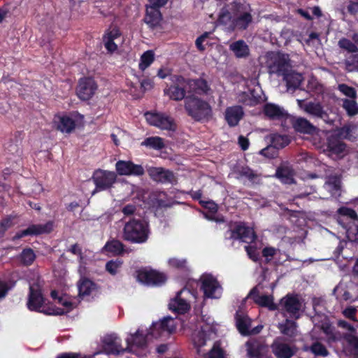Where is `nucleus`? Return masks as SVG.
<instances>
[{
  "instance_id": "nucleus-7",
  "label": "nucleus",
  "mask_w": 358,
  "mask_h": 358,
  "mask_svg": "<svg viewBox=\"0 0 358 358\" xmlns=\"http://www.w3.org/2000/svg\"><path fill=\"white\" fill-rule=\"evenodd\" d=\"M144 115L146 121L151 126L171 131H175L177 129L174 119L165 113L148 111Z\"/></svg>"
},
{
  "instance_id": "nucleus-13",
  "label": "nucleus",
  "mask_w": 358,
  "mask_h": 358,
  "mask_svg": "<svg viewBox=\"0 0 358 358\" xmlns=\"http://www.w3.org/2000/svg\"><path fill=\"white\" fill-rule=\"evenodd\" d=\"M235 4L240 14L233 20V25L238 30H245L248 28L253 20L250 6L249 4H242L241 6V3L237 2H236Z\"/></svg>"
},
{
  "instance_id": "nucleus-38",
  "label": "nucleus",
  "mask_w": 358,
  "mask_h": 358,
  "mask_svg": "<svg viewBox=\"0 0 358 358\" xmlns=\"http://www.w3.org/2000/svg\"><path fill=\"white\" fill-rule=\"evenodd\" d=\"M304 110L312 115L322 118L326 115L323 107L320 103L310 101L304 106Z\"/></svg>"
},
{
  "instance_id": "nucleus-62",
  "label": "nucleus",
  "mask_w": 358,
  "mask_h": 358,
  "mask_svg": "<svg viewBox=\"0 0 358 358\" xmlns=\"http://www.w3.org/2000/svg\"><path fill=\"white\" fill-rule=\"evenodd\" d=\"M338 325L340 327L348 331V333H355L357 329H358L357 327H356V323L355 324V325H352L345 320H339L338 322Z\"/></svg>"
},
{
  "instance_id": "nucleus-32",
  "label": "nucleus",
  "mask_w": 358,
  "mask_h": 358,
  "mask_svg": "<svg viewBox=\"0 0 358 358\" xmlns=\"http://www.w3.org/2000/svg\"><path fill=\"white\" fill-rule=\"evenodd\" d=\"M23 131H16L13 138L5 144V149L8 151V154L12 155H17L20 151V146L24 138Z\"/></svg>"
},
{
  "instance_id": "nucleus-11",
  "label": "nucleus",
  "mask_w": 358,
  "mask_h": 358,
  "mask_svg": "<svg viewBox=\"0 0 358 358\" xmlns=\"http://www.w3.org/2000/svg\"><path fill=\"white\" fill-rule=\"evenodd\" d=\"M136 279L138 282L147 285H161L166 282L167 278L163 273L143 268L137 271Z\"/></svg>"
},
{
  "instance_id": "nucleus-61",
  "label": "nucleus",
  "mask_w": 358,
  "mask_h": 358,
  "mask_svg": "<svg viewBox=\"0 0 358 358\" xmlns=\"http://www.w3.org/2000/svg\"><path fill=\"white\" fill-rule=\"evenodd\" d=\"M245 250L249 256V257L252 259L254 262H257L259 259V252L256 248L252 245L245 246Z\"/></svg>"
},
{
  "instance_id": "nucleus-9",
  "label": "nucleus",
  "mask_w": 358,
  "mask_h": 358,
  "mask_svg": "<svg viewBox=\"0 0 358 358\" xmlns=\"http://www.w3.org/2000/svg\"><path fill=\"white\" fill-rule=\"evenodd\" d=\"M92 180L96 187L92 192L94 194L111 188L117 180V175L113 171L99 169L94 172Z\"/></svg>"
},
{
  "instance_id": "nucleus-19",
  "label": "nucleus",
  "mask_w": 358,
  "mask_h": 358,
  "mask_svg": "<svg viewBox=\"0 0 358 358\" xmlns=\"http://www.w3.org/2000/svg\"><path fill=\"white\" fill-rule=\"evenodd\" d=\"M143 20L150 29L155 30L161 26L162 14L159 9L146 6L145 15Z\"/></svg>"
},
{
  "instance_id": "nucleus-63",
  "label": "nucleus",
  "mask_w": 358,
  "mask_h": 358,
  "mask_svg": "<svg viewBox=\"0 0 358 358\" xmlns=\"http://www.w3.org/2000/svg\"><path fill=\"white\" fill-rule=\"evenodd\" d=\"M149 4L148 6L152 7L153 8L159 9L166 5L169 0H148Z\"/></svg>"
},
{
  "instance_id": "nucleus-2",
  "label": "nucleus",
  "mask_w": 358,
  "mask_h": 358,
  "mask_svg": "<svg viewBox=\"0 0 358 358\" xmlns=\"http://www.w3.org/2000/svg\"><path fill=\"white\" fill-rule=\"evenodd\" d=\"M176 329V321L170 317H164L152 324L146 337L144 336L142 329H138L134 334H131L127 338V348L133 351L134 347L142 348L145 345L147 340H150L152 338H165L175 331Z\"/></svg>"
},
{
  "instance_id": "nucleus-4",
  "label": "nucleus",
  "mask_w": 358,
  "mask_h": 358,
  "mask_svg": "<svg viewBox=\"0 0 358 358\" xmlns=\"http://www.w3.org/2000/svg\"><path fill=\"white\" fill-rule=\"evenodd\" d=\"M148 225L138 220H131L127 222L123 229L124 240L135 243H143L148 238Z\"/></svg>"
},
{
  "instance_id": "nucleus-30",
  "label": "nucleus",
  "mask_w": 358,
  "mask_h": 358,
  "mask_svg": "<svg viewBox=\"0 0 358 358\" xmlns=\"http://www.w3.org/2000/svg\"><path fill=\"white\" fill-rule=\"evenodd\" d=\"M229 50L238 59H245L250 53L248 45L243 39L231 43L229 45Z\"/></svg>"
},
{
  "instance_id": "nucleus-14",
  "label": "nucleus",
  "mask_w": 358,
  "mask_h": 358,
  "mask_svg": "<svg viewBox=\"0 0 358 358\" xmlns=\"http://www.w3.org/2000/svg\"><path fill=\"white\" fill-rule=\"evenodd\" d=\"M194 297L189 290L182 289L180 291L176 296L171 299L169 303V308L179 314H183L189 310L190 306L187 300Z\"/></svg>"
},
{
  "instance_id": "nucleus-25",
  "label": "nucleus",
  "mask_w": 358,
  "mask_h": 358,
  "mask_svg": "<svg viewBox=\"0 0 358 358\" xmlns=\"http://www.w3.org/2000/svg\"><path fill=\"white\" fill-rule=\"evenodd\" d=\"M346 148V144L341 140L338 135H330L327 138L326 149L331 155H339L343 153Z\"/></svg>"
},
{
  "instance_id": "nucleus-17",
  "label": "nucleus",
  "mask_w": 358,
  "mask_h": 358,
  "mask_svg": "<svg viewBox=\"0 0 358 358\" xmlns=\"http://www.w3.org/2000/svg\"><path fill=\"white\" fill-rule=\"evenodd\" d=\"M189 92L194 95L206 96L210 94L211 88L208 81L203 78L195 79L187 78Z\"/></svg>"
},
{
  "instance_id": "nucleus-64",
  "label": "nucleus",
  "mask_w": 358,
  "mask_h": 358,
  "mask_svg": "<svg viewBox=\"0 0 358 358\" xmlns=\"http://www.w3.org/2000/svg\"><path fill=\"white\" fill-rule=\"evenodd\" d=\"M121 35L120 31L118 28H113L109 31H108L103 36L112 40H115L120 37Z\"/></svg>"
},
{
  "instance_id": "nucleus-26",
  "label": "nucleus",
  "mask_w": 358,
  "mask_h": 358,
  "mask_svg": "<svg viewBox=\"0 0 358 358\" xmlns=\"http://www.w3.org/2000/svg\"><path fill=\"white\" fill-rule=\"evenodd\" d=\"M248 297L261 306L268 307L270 310H275L276 305L273 301V297L268 295H260L258 287H254L250 292Z\"/></svg>"
},
{
  "instance_id": "nucleus-50",
  "label": "nucleus",
  "mask_w": 358,
  "mask_h": 358,
  "mask_svg": "<svg viewBox=\"0 0 358 358\" xmlns=\"http://www.w3.org/2000/svg\"><path fill=\"white\" fill-rule=\"evenodd\" d=\"M122 264V262L120 260H111L106 264V269L110 274L115 275L118 272Z\"/></svg>"
},
{
  "instance_id": "nucleus-16",
  "label": "nucleus",
  "mask_w": 358,
  "mask_h": 358,
  "mask_svg": "<svg viewBox=\"0 0 358 358\" xmlns=\"http://www.w3.org/2000/svg\"><path fill=\"white\" fill-rule=\"evenodd\" d=\"M272 352L277 358H290L296 351L294 346L286 343L282 338H277L271 345Z\"/></svg>"
},
{
  "instance_id": "nucleus-42",
  "label": "nucleus",
  "mask_w": 358,
  "mask_h": 358,
  "mask_svg": "<svg viewBox=\"0 0 358 358\" xmlns=\"http://www.w3.org/2000/svg\"><path fill=\"white\" fill-rule=\"evenodd\" d=\"M342 101V106L349 116H354L358 113V105L355 100L343 99Z\"/></svg>"
},
{
  "instance_id": "nucleus-37",
  "label": "nucleus",
  "mask_w": 358,
  "mask_h": 358,
  "mask_svg": "<svg viewBox=\"0 0 358 358\" xmlns=\"http://www.w3.org/2000/svg\"><path fill=\"white\" fill-rule=\"evenodd\" d=\"M141 145L156 150H161L165 147L164 139L159 136L148 137L141 143Z\"/></svg>"
},
{
  "instance_id": "nucleus-44",
  "label": "nucleus",
  "mask_w": 358,
  "mask_h": 358,
  "mask_svg": "<svg viewBox=\"0 0 358 358\" xmlns=\"http://www.w3.org/2000/svg\"><path fill=\"white\" fill-rule=\"evenodd\" d=\"M207 336V331L202 330L201 331L194 332L192 335V341L194 346L199 348L206 345Z\"/></svg>"
},
{
  "instance_id": "nucleus-60",
  "label": "nucleus",
  "mask_w": 358,
  "mask_h": 358,
  "mask_svg": "<svg viewBox=\"0 0 358 358\" xmlns=\"http://www.w3.org/2000/svg\"><path fill=\"white\" fill-rule=\"evenodd\" d=\"M103 40L104 42L105 48L109 52L112 53L117 50V45L114 42L115 40H112L104 36L103 37Z\"/></svg>"
},
{
  "instance_id": "nucleus-43",
  "label": "nucleus",
  "mask_w": 358,
  "mask_h": 358,
  "mask_svg": "<svg viewBox=\"0 0 358 358\" xmlns=\"http://www.w3.org/2000/svg\"><path fill=\"white\" fill-rule=\"evenodd\" d=\"M234 172L237 174V178H247L253 180L257 176L248 167H235Z\"/></svg>"
},
{
  "instance_id": "nucleus-45",
  "label": "nucleus",
  "mask_w": 358,
  "mask_h": 358,
  "mask_svg": "<svg viewBox=\"0 0 358 358\" xmlns=\"http://www.w3.org/2000/svg\"><path fill=\"white\" fill-rule=\"evenodd\" d=\"M338 45L341 49H343L350 53L358 52L357 46L348 38H341L338 41Z\"/></svg>"
},
{
  "instance_id": "nucleus-10",
  "label": "nucleus",
  "mask_w": 358,
  "mask_h": 358,
  "mask_svg": "<svg viewBox=\"0 0 358 358\" xmlns=\"http://www.w3.org/2000/svg\"><path fill=\"white\" fill-rule=\"evenodd\" d=\"M268 72L271 74H276L278 76H284L291 70L290 59L289 55L278 52L271 58L268 64Z\"/></svg>"
},
{
  "instance_id": "nucleus-15",
  "label": "nucleus",
  "mask_w": 358,
  "mask_h": 358,
  "mask_svg": "<svg viewBox=\"0 0 358 358\" xmlns=\"http://www.w3.org/2000/svg\"><path fill=\"white\" fill-rule=\"evenodd\" d=\"M245 346L248 358H263L268 352V346L257 339L248 341Z\"/></svg>"
},
{
  "instance_id": "nucleus-39",
  "label": "nucleus",
  "mask_w": 358,
  "mask_h": 358,
  "mask_svg": "<svg viewBox=\"0 0 358 358\" xmlns=\"http://www.w3.org/2000/svg\"><path fill=\"white\" fill-rule=\"evenodd\" d=\"M236 326L243 335H250L251 333V320L248 317H238L236 320Z\"/></svg>"
},
{
  "instance_id": "nucleus-24",
  "label": "nucleus",
  "mask_w": 358,
  "mask_h": 358,
  "mask_svg": "<svg viewBox=\"0 0 358 358\" xmlns=\"http://www.w3.org/2000/svg\"><path fill=\"white\" fill-rule=\"evenodd\" d=\"M116 170L120 175L141 176L144 173L143 167L134 164L130 161H119L116 164Z\"/></svg>"
},
{
  "instance_id": "nucleus-52",
  "label": "nucleus",
  "mask_w": 358,
  "mask_h": 358,
  "mask_svg": "<svg viewBox=\"0 0 358 358\" xmlns=\"http://www.w3.org/2000/svg\"><path fill=\"white\" fill-rule=\"evenodd\" d=\"M125 131L120 128H117L110 135L111 139L116 146L120 145V141L124 138Z\"/></svg>"
},
{
  "instance_id": "nucleus-20",
  "label": "nucleus",
  "mask_w": 358,
  "mask_h": 358,
  "mask_svg": "<svg viewBox=\"0 0 358 358\" xmlns=\"http://www.w3.org/2000/svg\"><path fill=\"white\" fill-rule=\"evenodd\" d=\"M294 129L299 133L308 135L317 134L318 129L305 117H299L292 120Z\"/></svg>"
},
{
  "instance_id": "nucleus-22",
  "label": "nucleus",
  "mask_w": 358,
  "mask_h": 358,
  "mask_svg": "<svg viewBox=\"0 0 358 358\" xmlns=\"http://www.w3.org/2000/svg\"><path fill=\"white\" fill-rule=\"evenodd\" d=\"M52 222H48L44 224H33L29 226L27 229L17 233L13 237V239H20L24 236L29 235H38L44 233H49L52 230Z\"/></svg>"
},
{
  "instance_id": "nucleus-31",
  "label": "nucleus",
  "mask_w": 358,
  "mask_h": 358,
  "mask_svg": "<svg viewBox=\"0 0 358 358\" xmlns=\"http://www.w3.org/2000/svg\"><path fill=\"white\" fill-rule=\"evenodd\" d=\"M233 237L239 238L243 242H252L256 238L253 229L244 224L237 226L236 231L233 232Z\"/></svg>"
},
{
  "instance_id": "nucleus-46",
  "label": "nucleus",
  "mask_w": 358,
  "mask_h": 358,
  "mask_svg": "<svg viewBox=\"0 0 358 358\" xmlns=\"http://www.w3.org/2000/svg\"><path fill=\"white\" fill-rule=\"evenodd\" d=\"M309 350L315 356L326 357L329 355V352L326 347L320 342H315L310 348Z\"/></svg>"
},
{
  "instance_id": "nucleus-40",
  "label": "nucleus",
  "mask_w": 358,
  "mask_h": 358,
  "mask_svg": "<svg viewBox=\"0 0 358 358\" xmlns=\"http://www.w3.org/2000/svg\"><path fill=\"white\" fill-rule=\"evenodd\" d=\"M103 250L113 255H120L123 252V244L118 240L113 239L106 243Z\"/></svg>"
},
{
  "instance_id": "nucleus-12",
  "label": "nucleus",
  "mask_w": 358,
  "mask_h": 358,
  "mask_svg": "<svg viewBox=\"0 0 358 358\" xmlns=\"http://www.w3.org/2000/svg\"><path fill=\"white\" fill-rule=\"evenodd\" d=\"M98 85L92 77H83L80 78L76 88L78 97L83 101L90 100L95 94Z\"/></svg>"
},
{
  "instance_id": "nucleus-58",
  "label": "nucleus",
  "mask_w": 358,
  "mask_h": 358,
  "mask_svg": "<svg viewBox=\"0 0 358 358\" xmlns=\"http://www.w3.org/2000/svg\"><path fill=\"white\" fill-rule=\"evenodd\" d=\"M209 35L210 33L206 31L196 39L195 45L199 51L203 52L206 50L203 43L209 37Z\"/></svg>"
},
{
  "instance_id": "nucleus-18",
  "label": "nucleus",
  "mask_w": 358,
  "mask_h": 358,
  "mask_svg": "<svg viewBox=\"0 0 358 358\" xmlns=\"http://www.w3.org/2000/svg\"><path fill=\"white\" fill-rule=\"evenodd\" d=\"M244 114L243 108L241 106H229L225 109L224 119L229 127H234L238 124Z\"/></svg>"
},
{
  "instance_id": "nucleus-27",
  "label": "nucleus",
  "mask_w": 358,
  "mask_h": 358,
  "mask_svg": "<svg viewBox=\"0 0 358 358\" xmlns=\"http://www.w3.org/2000/svg\"><path fill=\"white\" fill-rule=\"evenodd\" d=\"M56 128L62 133L71 134L76 127V121L69 115L55 116Z\"/></svg>"
},
{
  "instance_id": "nucleus-5",
  "label": "nucleus",
  "mask_w": 358,
  "mask_h": 358,
  "mask_svg": "<svg viewBox=\"0 0 358 358\" xmlns=\"http://www.w3.org/2000/svg\"><path fill=\"white\" fill-rule=\"evenodd\" d=\"M171 84L164 90V94L171 100L180 101L187 98L186 87L188 86L187 78L181 75H171Z\"/></svg>"
},
{
  "instance_id": "nucleus-33",
  "label": "nucleus",
  "mask_w": 358,
  "mask_h": 358,
  "mask_svg": "<svg viewBox=\"0 0 358 358\" xmlns=\"http://www.w3.org/2000/svg\"><path fill=\"white\" fill-rule=\"evenodd\" d=\"M282 77L283 80L286 82L288 90H293L294 91L298 89L303 80L302 74L292 69Z\"/></svg>"
},
{
  "instance_id": "nucleus-1",
  "label": "nucleus",
  "mask_w": 358,
  "mask_h": 358,
  "mask_svg": "<svg viewBox=\"0 0 358 358\" xmlns=\"http://www.w3.org/2000/svg\"><path fill=\"white\" fill-rule=\"evenodd\" d=\"M30 293L27 302L30 310L43 313L47 315H62L68 313L76 306L75 299L66 294H59L57 291L51 292V297L55 303L62 307H55L45 303L41 291L38 288L30 286Z\"/></svg>"
},
{
  "instance_id": "nucleus-54",
  "label": "nucleus",
  "mask_w": 358,
  "mask_h": 358,
  "mask_svg": "<svg viewBox=\"0 0 358 358\" xmlns=\"http://www.w3.org/2000/svg\"><path fill=\"white\" fill-rule=\"evenodd\" d=\"M208 358H225L223 350L218 343H215L209 352Z\"/></svg>"
},
{
  "instance_id": "nucleus-47",
  "label": "nucleus",
  "mask_w": 358,
  "mask_h": 358,
  "mask_svg": "<svg viewBox=\"0 0 358 358\" xmlns=\"http://www.w3.org/2000/svg\"><path fill=\"white\" fill-rule=\"evenodd\" d=\"M20 258L24 264L30 265L34 262L36 256L31 249H25L22 252Z\"/></svg>"
},
{
  "instance_id": "nucleus-23",
  "label": "nucleus",
  "mask_w": 358,
  "mask_h": 358,
  "mask_svg": "<svg viewBox=\"0 0 358 358\" xmlns=\"http://www.w3.org/2000/svg\"><path fill=\"white\" fill-rule=\"evenodd\" d=\"M121 340L115 334L106 335L103 338V346L108 354H119L124 351L121 346Z\"/></svg>"
},
{
  "instance_id": "nucleus-56",
  "label": "nucleus",
  "mask_w": 358,
  "mask_h": 358,
  "mask_svg": "<svg viewBox=\"0 0 358 358\" xmlns=\"http://www.w3.org/2000/svg\"><path fill=\"white\" fill-rule=\"evenodd\" d=\"M356 334V331L355 333H347L344 335V338L350 345L358 350V337Z\"/></svg>"
},
{
  "instance_id": "nucleus-55",
  "label": "nucleus",
  "mask_w": 358,
  "mask_h": 358,
  "mask_svg": "<svg viewBox=\"0 0 358 358\" xmlns=\"http://www.w3.org/2000/svg\"><path fill=\"white\" fill-rule=\"evenodd\" d=\"M357 310V308L349 306L343 310V314L346 318H348L356 322V327L358 328V320H356L355 317Z\"/></svg>"
},
{
  "instance_id": "nucleus-35",
  "label": "nucleus",
  "mask_w": 358,
  "mask_h": 358,
  "mask_svg": "<svg viewBox=\"0 0 358 358\" xmlns=\"http://www.w3.org/2000/svg\"><path fill=\"white\" fill-rule=\"evenodd\" d=\"M79 296L84 297L90 295L96 290V285L87 278H81L78 282Z\"/></svg>"
},
{
  "instance_id": "nucleus-49",
  "label": "nucleus",
  "mask_w": 358,
  "mask_h": 358,
  "mask_svg": "<svg viewBox=\"0 0 358 358\" xmlns=\"http://www.w3.org/2000/svg\"><path fill=\"white\" fill-rule=\"evenodd\" d=\"M170 267L177 269H183L187 268V261L185 259L171 258L168 261Z\"/></svg>"
},
{
  "instance_id": "nucleus-6",
  "label": "nucleus",
  "mask_w": 358,
  "mask_h": 358,
  "mask_svg": "<svg viewBox=\"0 0 358 358\" xmlns=\"http://www.w3.org/2000/svg\"><path fill=\"white\" fill-rule=\"evenodd\" d=\"M279 310L285 317L298 319L303 310V300L297 295L288 294L280 300Z\"/></svg>"
},
{
  "instance_id": "nucleus-53",
  "label": "nucleus",
  "mask_w": 358,
  "mask_h": 358,
  "mask_svg": "<svg viewBox=\"0 0 358 358\" xmlns=\"http://www.w3.org/2000/svg\"><path fill=\"white\" fill-rule=\"evenodd\" d=\"M327 188L330 192L338 191L341 188V180L338 178H330L326 183Z\"/></svg>"
},
{
  "instance_id": "nucleus-59",
  "label": "nucleus",
  "mask_w": 358,
  "mask_h": 358,
  "mask_svg": "<svg viewBox=\"0 0 358 358\" xmlns=\"http://www.w3.org/2000/svg\"><path fill=\"white\" fill-rule=\"evenodd\" d=\"M278 252V249H276L273 247H266L264 248L262 251V255L266 258V261L269 262Z\"/></svg>"
},
{
  "instance_id": "nucleus-29",
  "label": "nucleus",
  "mask_w": 358,
  "mask_h": 358,
  "mask_svg": "<svg viewBox=\"0 0 358 358\" xmlns=\"http://www.w3.org/2000/svg\"><path fill=\"white\" fill-rule=\"evenodd\" d=\"M148 172L149 176L157 182H168L173 179V175L171 171L160 167H150Z\"/></svg>"
},
{
  "instance_id": "nucleus-36",
  "label": "nucleus",
  "mask_w": 358,
  "mask_h": 358,
  "mask_svg": "<svg viewBox=\"0 0 358 358\" xmlns=\"http://www.w3.org/2000/svg\"><path fill=\"white\" fill-rule=\"evenodd\" d=\"M278 327L282 334L290 338L297 335V325L293 320L287 319L285 322L279 323Z\"/></svg>"
},
{
  "instance_id": "nucleus-48",
  "label": "nucleus",
  "mask_w": 358,
  "mask_h": 358,
  "mask_svg": "<svg viewBox=\"0 0 358 358\" xmlns=\"http://www.w3.org/2000/svg\"><path fill=\"white\" fill-rule=\"evenodd\" d=\"M338 90L342 92L344 95L350 98V99H355L357 96V91L356 90L350 87L346 84H340L338 86Z\"/></svg>"
},
{
  "instance_id": "nucleus-51",
  "label": "nucleus",
  "mask_w": 358,
  "mask_h": 358,
  "mask_svg": "<svg viewBox=\"0 0 358 358\" xmlns=\"http://www.w3.org/2000/svg\"><path fill=\"white\" fill-rule=\"evenodd\" d=\"M324 333L326 334L327 337V341L329 343L336 341L338 339V336L337 334L334 333L332 327L328 324L322 326V327Z\"/></svg>"
},
{
  "instance_id": "nucleus-3",
  "label": "nucleus",
  "mask_w": 358,
  "mask_h": 358,
  "mask_svg": "<svg viewBox=\"0 0 358 358\" xmlns=\"http://www.w3.org/2000/svg\"><path fill=\"white\" fill-rule=\"evenodd\" d=\"M184 108L188 116L196 122H208L213 116L210 103L194 94L185 98Z\"/></svg>"
},
{
  "instance_id": "nucleus-8",
  "label": "nucleus",
  "mask_w": 358,
  "mask_h": 358,
  "mask_svg": "<svg viewBox=\"0 0 358 358\" xmlns=\"http://www.w3.org/2000/svg\"><path fill=\"white\" fill-rule=\"evenodd\" d=\"M201 289L204 296L210 299H219L222 294V288L217 279L211 274L204 273L199 279Z\"/></svg>"
},
{
  "instance_id": "nucleus-28",
  "label": "nucleus",
  "mask_w": 358,
  "mask_h": 358,
  "mask_svg": "<svg viewBox=\"0 0 358 358\" xmlns=\"http://www.w3.org/2000/svg\"><path fill=\"white\" fill-rule=\"evenodd\" d=\"M290 143L289 137L287 135H282L279 134H273L271 136V145L265 149H262L260 151V154L264 157H268L266 152L271 148H275L277 150L282 149Z\"/></svg>"
},
{
  "instance_id": "nucleus-21",
  "label": "nucleus",
  "mask_w": 358,
  "mask_h": 358,
  "mask_svg": "<svg viewBox=\"0 0 358 358\" xmlns=\"http://www.w3.org/2000/svg\"><path fill=\"white\" fill-rule=\"evenodd\" d=\"M263 113L270 120H281L288 115L282 108L273 103H266L264 105Z\"/></svg>"
},
{
  "instance_id": "nucleus-57",
  "label": "nucleus",
  "mask_w": 358,
  "mask_h": 358,
  "mask_svg": "<svg viewBox=\"0 0 358 358\" xmlns=\"http://www.w3.org/2000/svg\"><path fill=\"white\" fill-rule=\"evenodd\" d=\"M338 213L343 216H347L352 220L357 219V215L356 212L354 210L347 207H341L338 210Z\"/></svg>"
},
{
  "instance_id": "nucleus-41",
  "label": "nucleus",
  "mask_w": 358,
  "mask_h": 358,
  "mask_svg": "<svg viewBox=\"0 0 358 358\" xmlns=\"http://www.w3.org/2000/svg\"><path fill=\"white\" fill-rule=\"evenodd\" d=\"M154 60V52L152 50L145 51L141 57V60L138 65L139 69L144 71L151 65Z\"/></svg>"
},
{
  "instance_id": "nucleus-34",
  "label": "nucleus",
  "mask_w": 358,
  "mask_h": 358,
  "mask_svg": "<svg viewBox=\"0 0 358 358\" xmlns=\"http://www.w3.org/2000/svg\"><path fill=\"white\" fill-rule=\"evenodd\" d=\"M275 176L283 183L292 184L294 182V171L287 165H283L279 167L276 171Z\"/></svg>"
}]
</instances>
